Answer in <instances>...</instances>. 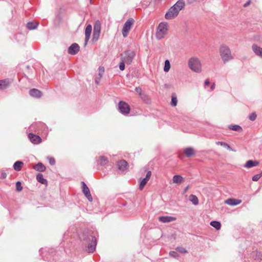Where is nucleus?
Here are the masks:
<instances>
[{
    "label": "nucleus",
    "mask_w": 262,
    "mask_h": 262,
    "mask_svg": "<svg viewBox=\"0 0 262 262\" xmlns=\"http://www.w3.org/2000/svg\"><path fill=\"white\" fill-rule=\"evenodd\" d=\"M256 117L257 115L255 112L252 113L249 116V119L252 121H255L256 119Z\"/></svg>",
    "instance_id": "nucleus-38"
},
{
    "label": "nucleus",
    "mask_w": 262,
    "mask_h": 262,
    "mask_svg": "<svg viewBox=\"0 0 262 262\" xmlns=\"http://www.w3.org/2000/svg\"><path fill=\"white\" fill-rule=\"evenodd\" d=\"M214 88H215V84H214V83H213V84L211 85V87H210V89H211L212 90H214Z\"/></svg>",
    "instance_id": "nucleus-50"
},
{
    "label": "nucleus",
    "mask_w": 262,
    "mask_h": 262,
    "mask_svg": "<svg viewBox=\"0 0 262 262\" xmlns=\"http://www.w3.org/2000/svg\"><path fill=\"white\" fill-rule=\"evenodd\" d=\"M189 186H187L184 189V191L186 192V191L188 190Z\"/></svg>",
    "instance_id": "nucleus-51"
},
{
    "label": "nucleus",
    "mask_w": 262,
    "mask_h": 262,
    "mask_svg": "<svg viewBox=\"0 0 262 262\" xmlns=\"http://www.w3.org/2000/svg\"><path fill=\"white\" fill-rule=\"evenodd\" d=\"M136 92L138 94L139 96L141 95L143 93L142 92V89L140 86L136 87L135 89Z\"/></svg>",
    "instance_id": "nucleus-42"
},
{
    "label": "nucleus",
    "mask_w": 262,
    "mask_h": 262,
    "mask_svg": "<svg viewBox=\"0 0 262 262\" xmlns=\"http://www.w3.org/2000/svg\"><path fill=\"white\" fill-rule=\"evenodd\" d=\"M216 144L218 145H221L230 151H233V149L231 147V146L227 143L223 142V141H217Z\"/></svg>",
    "instance_id": "nucleus-27"
},
{
    "label": "nucleus",
    "mask_w": 262,
    "mask_h": 262,
    "mask_svg": "<svg viewBox=\"0 0 262 262\" xmlns=\"http://www.w3.org/2000/svg\"><path fill=\"white\" fill-rule=\"evenodd\" d=\"M169 255L171 256L174 257V258H177L179 257V254H178V252L176 251H170L169 252Z\"/></svg>",
    "instance_id": "nucleus-40"
},
{
    "label": "nucleus",
    "mask_w": 262,
    "mask_h": 262,
    "mask_svg": "<svg viewBox=\"0 0 262 262\" xmlns=\"http://www.w3.org/2000/svg\"><path fill=\"white\" fill-rule=\"evenodd\" d=\"M101 78H100V76H99V77H97L95 79V83L98 84L99 82V80Z\"/></svg>",
    "instance_id": "nucleus-48"
},
{
    "label": "nucleus",
    "mask_w": 262,
    "mask_h": 262,
    "mask_svg": "<svg viewBox=\"0 0 262 262\" xmlns=\"http://www.w3.org/2000/svg\"><path fill=\"white\" fill-rule=\"evenodd\" d=\"M252 50L255 55L262 58V48L256 44H253L252 46Z\"/></svg>",
    "instance_id": "nucleus-17"
},
{
    "label": "nucleus",
    "mask_w": 262,
    "mask_h": 262,
    "mask_svg": "<svg viewBox=\"0 0 262 262\" xmlns=\"http://www.w3.org/2000/svg\"><path fill=\"white\" fill-rule=\"evenodd\" d=\"M29 95L34 98H39L42 95V92L37 89H32L29 91Z\"/></svg>",
    "instance_id": "nucleus-15"
},
{
    "label": "nucleus",
    "mask_w": 262,
    "mask_h": 262,
    "mask_svg": "<svg viewBox=\"0 0 262 262\" xmlns=\"http://www.w3.org/2000/svg\"><path fill=\"white\" fill-rule=\"evenodd\" d=\"M178 100L177 96L175 94H173L171 96V101L170 104L172 106H176L177 105Z\"/></svg>",
    "instance_id": "nucleus-33"
},
{
    "label": "nucleus",
    "mask_w": 262,
    "mask_h": 262,
    "mask_svg": "<svg viewBox=\"0 0 262 262\" xmlns=\"http://www.w3.org/2000/svg\"><path fill=\"white\" fill-rule=\"evenodd\" d=\"M82 191L85 196L88 199L89 201L92 202L93 198L91 195L90 189L86 184L83 182H81Z\"/></svg>",
    "instance_id": "nucleus-10"
},
{
    "label": "nucleus",
    "mask_w": 262,
    "mask_h": 262,
    "mask_svg": "<svg viewBox=\"0 0 262 262\" xmlns=\"http://www.w3.org/2000/svg\"><path fill=\"white\" fill-rule=\"evenodd\" d=\"M259 162L257 161L250 160L247 161V162L244 165V167L247 168H251L257 166Z\"/></svg>",
    "instance_id": "nucleus-21"
},
{
    "label": "nucleus",
    "mask_w": 262,
    "mask_h": 262,
    "mask_svg": "<svg viewBox=\"0 0 262 262\" xmlns=\"http://www.w3.org/2000/svg\"><path fill=\"white\" fill-rule=\"evenodd\" d=\"M184 178L178 174L174 175L172 178L173 183L177 184H181L184 181Z\"/></svg>",
    "instance_id": "nucleus-22"
},
{
    "label": "nucleus",
    "mask_w": 262,
    "mask_h": 262,
    "mask_svg": "<svg viewBox=\"0 0 262 262\" xmlns=\"http://www.w3.org/2000/svg\"><path fill=\"white\" fill-rule=\"evenodd\" d=\"M159 221L162 223H169L176 220V218L171 216H160L158 217Z\"/></svg>",
    "instance_id": "nucleus-14"
},
{
    "label": "nucleus",
    "mask_w": 262,
    "mask_h": 262,
    "mask_svg": "<svg viewBox=\"0 0 262 262\" xmlns=\"http://www.w3.org/2000/svg\"><path fill=\"white\" fill-rule=\"evenodd\" d=\"M189 201L194 205H196L199 204L198 199L195 195L191 194L189 196Z\"/></svg>",
    "instance_id": "nucleus-31"
},
{
    "label": "nucleus",
    "mask_w": 262,
    "mask_h": 262,
    "mask_svg": "<svg viewBox=\"0 0 262 262\" xmlns=\"http://www.w3.org/2000/svg\"><path fill=\"white\" fill-rule=\"evenodd\" d=\"M28 138L30 141L34 144H39L41 141V138L40 136L33 133H29L28 134Z\"/></svg>",
    "instance_id": "nucleus-13"
},
{
    "label": "nucleus",
    "mask_w": 262,
    "mask_h": 262,
    "mask_svg": "<svg viewBox=\"0 0 262 262\" xmlns=\"http://www.w3.org/2000/svg\"><path fill=\"white\" fill-rule=\"evenodd\" d=\"M151 176V172L148 171L146 173V176L143 179H140V182L139 184V189L142 190L144 187L145 185L147 184Z\"/></svg>",
    "instance_id": "nucleus-11"
},
{
    "label": "nucleus",
    "mask_w": 262,
    "mask_h": 262,
    "mask_svg": "<svg viewBox=\"0 0 262 262\" xmlns=\"http://www.w3.org/2000/svg\"><path fill=\"white\" fill-rule=\"evenodd\" d=\"M220 54L224 63L233 59V56L229 48L225 45H222L219 48Z\"/></svg>",
    "instance_id": "nucleus-4"
},
{
    "label": "nucleus",
    "mask_w": 262,
    "mask_h": 262,
    "mask_svg": "<svg viewBox=\"0 0 262 262\" xmlns=\"http://www.w3.org/2000/svg\"><path fill=\"white\" fill-rule=\"evenodd\" d=\"M184 152L187 158L191 157L195 154L194 149L191 147L186 148L184 150Z\"/></svg>",
    "instance_id": "nucleus-19"
},
{
    "label": "nucleus",
    "mask_w": 262,
    "mask_h": 262,
    "mask_svg": "<svg viewBox=\"0 0 262 262\" xmlns=\"http://www.w3.org/2000/svg\"><path fill=\"white\" fill-rule=\"evenodd\" d=\"M170 68V63L169 60L166 59L165 61V64L164 67V71L165 72H168Z\"/></svg>",
    "instance_id": "nucleus-34"
},
{
    "label": "nucleus",
    "mask_w": 262,
    "mask_h": 262,
    "mask_svg": "<svg viewBox=\"0 0 262 262\" xmlns=\"http://www.w3.org/2000/svg\"><path fill=\"white\" fill-rule=\"evenodd\" d=\"M210 225L214 227L216 230H219L221 228V224L220 222L216 221H211L210 223Z\"/></svg>",
    "instance_id": "nucleus-29"
},
{
    "label": "nucleus",
    "mask_w": 262,
    "mask_h": 262,
    "mask_svg": "<svg viewBox=\"0 0 262 262\" xmlns=\"http://www.w3.org/2000/svg\"><path fill=\"white\" fill-rule=\"evenodd\" d=\"M228 128L237 131L239 132H241L243 130V129L241 126L239 125L235 124V125H230L228 126Z\"/></svg>",
    "instance_id": "nucleus-28"
},
{
    "label": "nucleus",
    "mask_w": 262,
    "mask_h": 262,
    "mask_svg": "<svg viewBox=\"0 0 262 262\" xmlns=\"http://www.w3.org/2000/svg\"><path fill=\"white\" fill-rule=\"evenodd\" d=\"M135 52L131 50H127L120 54V59H123L126 62V64H130L135 57Z\"/></svg>",
    "instance_id": "nucleus-6"
},
{
    "label": "nucleus",
    "mask_w": 262,
    "mask_h": 262,
    "mask_svg": "<svg viewBox=\"0 0 262 262\" xmlns=\"http://www.w3.org/2000/svg\"><path fill=\"white\" fill-rule=\"evenodd\" d=\"M92 0H90V2H91Z\"/></svg>",
    "instance_id": "nucleus-53"
},
{
    "label": "nucleus",
    "mask_w": 262,
    "mask_h": 262,
    "mask_svg": "<svg viewBox=\"0 0 262 262\" xmlns=\"http://www.w3.org/2000/svg\"><path fill=\"white\" fill-rule=\"evenodd\" d=\"M101 26V23L99 20L96 21L93 29L92 40L93 42L97 41L100 36Z\"/></svg>",
    "instance_id": "nucleus-7"
},
{
    "label": "nucleus",
    "mask_w": 262,
    "mask_h": 262,
    "mask_svg": "<svg viewBox=\"0 0 262 262\" xmlns=\"http://www.w3.org/2000/svg\"><path fill=\"white\" fill-rule=\"evenodd\" d=\"M79 236L80 241L85 246V250L89 253H93L97 243V233L92 230L85 229Z\"/></svg>",
    "instance_id": "nucleus-1"
},
{
    "label": "nucleus",
    "mask_w": 262,
    "mask_h": 262,
    "mask_svg": "<svg viewBox=\"0 0 262 262\" xmlns=\"http://www.w3.org/2000/svg\"><path fill=\"white\" fill-rule=\"evenodd\" d=\"M38 24L33 22L29 21L27 24V28L30 30H34L37 27Z\"/></svg>",
    "instance_id": "nucleus-32"
},
{
    "label": "nucleus",
    "mask_w": 262,
    "mask_h": 262,
    "mask_svg": "<svg viewBox=\"0 0 262 262\" xmlns=\"http://www.w3.org/2000/svg\"><path fill=\"white\" fill-rule=\"evenodd\" d=\"M23 165L24 163L22 161H17L14 163L13 167L15 170L19 171L21 170Z\"/></svg>",
    "instance_id": "nucleus-24"
},
{
    "label": "nucleus",
    "mask_w": 262,
    "mask_h": 262,
    "mask_svg": "<svg viewBox=\"0 0 262 262\" xmlns=\"http://www.w3.org/2000/svg\"><path fill=\"white\" fill-rule=\"evenodd\" d=\"M258 174V175L260 176V177L261 178V177H262V171H261V172H260V173H259V174Z\"/></svg>",
    "instance_id": "nucleus-52"
},
{
    "label": "nucleus",
    "mask_w": 262,
    "mask_h": 262,
    "mask_svg": "<svg viewBox=\"0 0 262 262\" xmlns=\"http://www.w3.org/2000/svg\"><path fill=\"white\" fill-rule=\"evenodd\" d=\"M80 47L77 43H72L68 49V52L71 55H76L79 51Z\"/></svg>",
    "instance_id": "nucleus-12"
},
{
    "label": "nucleus",
    "mask_w": 262,
    "mask_h": 262,
    "mask_svg": "<svg viewBox=\"0 0 262 262\" xmlns=\"http://www.w3.org/2000/svg\"><path fill=\"white\" fill-rule=\"evenodd\" d=\"M10 83L9 79L0 80V89L4 90L8 89L10 86Z\"/></svg>",
    "instance_id": "nucleus-16"
},
{
    "label": "nucleus",
    "mask_w": 262,
    "mask_h": 262,
    "mask_svg": "<svg viewBox=\"0 0 262 262\" xmlns=\"http://www.w3.org/2000/svg\"><path fill=\"white\" fill-rule=\"evenodd\" d=\"M251 4V1H248V2H247L244 5V7H248L250 4Z\"/></svg>",
    "instance_id": "nucleus-47"
},
{
    "label": "nucleus",
    "mask_w": 262,
    "mask_h": 262,
    "mask_svg": "<svg viewBox=\"0 0 262 262\" xmlns=\"http://www.w3.org/2000/svg\"><path fill=\"white\" fill-rule=\"evenodd\" d=\"M118 111L121 114L126 115L129 113L130 108L126 102L120 101L118 103Z\"/></svg>",
    "instance_id": "nucleus-9"
},
{
    "label": "nucleus",
    "mask_w": 262,
    "mask_h": 262,
    "mask_svg": "<svg viewBox=\"0 0 262 262\" xmlns=\"http://www.w3.org/2000/svg\"><path fill=\"white\" fill-rule=\"evenodd\" d=\"M90 36H89V35H85V42H84V46H86L87 43H88V42L89 41V40L90 39Z\"/></svg>",
    "instance_id": "nucleus-46"
},
{
    "label": "nucleus",
    "mask_w": 262,
    "mask_h": 262,
    "mask_svg": "<svg viewBox=\"0 0 262 262\" xmlns=\"http://www.w3.org/2000/svg\"><path fill=\"white\" fill-rule=\"evenodd\" d=\"M48 159L49 160V163L51 165H55V160L54 158H53L52 157H48Z\"/></svg>",
    "instance_id": "nucleus-43"
},
{
    "label": "nucleus",
    "mask_w": 262,
    "mask_h": 262,
    "mask_svg": "<svg viewBox=\"0 0 262 262\" xmlns=\"http://www.w3.org/2000/svg\"><path fill=\"white\" fill-rule=\"evenodd\" d=\"M36 180L42 184H47L48 183V181L43 178V174L40 173L36 174Z\"/></svg>",
    "instance_id": "nucleus-25"
},
{
    "label": "nucleus",
    "mask_w": 262,
    "mask_h": 262,
    "mask_svg": "<svg viewBox=\"0 0 262 262\" xmlns=\"http://www.w3.org/2000/svg\"><path fill=\"white\" fill-rule=\"evenodd\" d=\"M121 62L119 64V69L121 71H123L125 69L126 62L123 59H120Z\"/></svg>",
    "instance_id": "nucleus-37"
},
{
    "label": "nucleus",
    "mask_w": 262,
    "mask_h": 262,
    "mask_svg": "<svg viewBox=\"0 0 262 262\" xmlns=\"http://www.w3.org/2000/svg\"><path fill=\"white\" fill-rule=\"evenodd\" d=\"M168 31V24L165 21L161 22L157 27L156 33V38L161 40L164 38Z\"/></svg>",
    "instance_id": "nucleus-3"
},
{
    "label": "nucleus",
    "mask_w": 262,
    "mask_h": 262,
    "mask_svg": "<svg viewBox=\"0 0 262 262\" xmlns=\"http://www.w3.org/2000/svg\"><path fill=\"white\" fill-rule=\"evenodd\" d=\"M260 178V176L257 174L252 177V180L253 181H257Z\"/></svg>",
    "instance_id": "nucleus-44"
},
{
    "label": "nucleus",
    "mask_w": 262,
    "mask_h": 262,
    "mask_svg": "<svg viewBox=\"0 0 262 262\" xmlns=\"http://www.w3.org/2000/svg\"><path fill=\"white\" fill-rule=\"evenodd\" d=\"M242 201L239 199L229 198L225 201V203L230 206H236L239 204Z\"/></svg>",
    "instance_id": "nucleus-18"
},
{
    "label": "nucleus",
    "mask_w": 262,
    "mask_h": 262,
    "mask_svg": "<svg viewBox=\"0 0 262 262\" xmlns=\"http://www.w3.org/2000/svg\"><path fill=\"white\" fill-rule=\"evenodd\" d=\"M33 168L36 171L39 172H43L46 170V167L45 165L41 162L38 163L37 164L33 166Z\"/></svg>",
    "instance_id": "nucleus-23"
},
{
    "label": "nucleus",
    "mask_w": 262,
    "mask_h": 262,
    "mask_svg": "<svg viewBox=\"0 0 262 262\" xmlns=\"http://www.w3.org/2000/svg\"><path fill=\"white\" fill-rule=\"evenodd\" d=\"M104 72V68L102 67H100L99 68V73H98V75H99V76H100V78H101V77L102 76V75H103Z\"/></svg>",
    "instance_id": "nucleus-39"
},
{
    "label": "nucleus",
    "mask_w": 262,
    "mask_h": 262,
    "mask_svg": "<svg viewBox=\"0 0 262 262\" xmlns=\"http://www.w3.org/2000/svg\"><path fill=\"white\" fill-rule=\"evenodd\" d=\"M189 68L193 72L200 73L202 71V64L200 59L196 57L190 58L188 62Z\"/></svg>",
    "instance_id": "nucleus-5"
},
{
    "label": "nucleus",
    "mask_w": 262,
    "mask_h": 262,
    "mask_svg": "<svg viewBox=\"0 0 262 262\" xmlns=\"http://www.w3.org/2000/svg\"><path fill=\"white\" fill-rule=\"evenodd\" d=\"M177 250L178 251L182 253H185L187 252V251L182 247H178L177 248Z\"/></svg>",
    "instance_id": "nucleus-41"
},
{
    "label": "nucleus",
    "mask_w": 262,
    "mask_h": 262,
    "mask_svg": "<svg viewBox=\"0 0 262 262\" xmlns=\"http://www.w3.org/2000/svg\"><path fill=\"white\" fill-rule=\"evenodd\" d=\"M210 83V81L208 79H207L205 81L204 84L205 85H208Z\"/></svg>",
    "instance_id": "nucleus-49"
},
{
    "label": "nucleus",
    "mask_w": 262,
    "mask_h": 262,
    "mask_svg": "<svg viewBox=\"0 0 262 262\" xmlns=\"http://www.w3.org/2000/svg\"><path fill=\"white\" fill-rule=\"evenodd\" d=\"M134 22V19L130 18L124 23L122 30V34L124 37L127 36Z\"/></svg>",
    "instance_id": "nucleus-8"
},
{
    "label": "nucleus",
    "mask_w": 262,
    "mask_h": 262,
    "mask_svg": "<svg viewBox=\"0 0 262 262\" xmlns=\"http://www.w3.org/2000/svg\"><path fill=\"white\" fill-rule=\"evenodd\" d=\"M185 6L184 0L178 1L171 6L165 14V18L167 20L173 19L178 16L180 11L183 9Z\"/></svg>",
    "instance_id": "nucleus-2"
},
{
    "label": "nucleus",
    "mask_w": 262,
    "mask_h": 262,
    "mask_svg": "<svg viewBox=\"0 0 262 262\" xmlns=\"http://www.w3.org/2000/svg\"><path fill=\"white\" fill-rule=\"evenodd\" d=\"M15 186H16V190L17 191L19 192L22 190L23 187L21 186V183L20 181H17L16 183Z\"/></svg>",
    "instance_id": "nucleus-36"
},
{
    "label": "nucleus",
    "mask_w": 262,
    "mask_h": 262,
    "mask_svg": "<svg viewBox=\"0 0 262 262\" xmlns=\"http://www.w3.org/2000/svg\"><path fill=\"white\" fill-rule=\"evenodd\" d=\"M7 177V174L4 171L2 170L1 172V176L0 178L1 179H4Z\"/></svg>",
    "instance_id": "nucleus-45"
},
{
    "label": "nucleus",
    "mask_w": 262,
    "mask_h": 262,
    "mask_svg": "<svg viewBox=\"0 0 262 262\" xmlns=\"http://www.w3.org/2000/svg\"><path fill=\"white\" fill-rule=\"evenodd\" d=\"M141 99L146 103L148 104L150 102V99L148 96L145 93H143L140 96Z\"/></svg>",
    "instance_id": "nucleus-30"
},
{
    "label": "nucleus",
    "mask_w": 262,
    "mask_h": 262,
    "mask_svg": "<svg viewBox=\"0 0 262 262\" xmlns=\"http://www.w3.org/2000/svg\"><path fill=\"white\" fill-rule=\"evenodd\" d=\"M97 162L101 166H105L107 164L108 160L107 158L104 156H100Z\"/></svg>",
    "instance_id": "nucleus-26"
},
{
    "label": "nucleus",
    "mask_w": 262,
    "mask_h": 262,
    "mask_svg": "<svg viewBox=\"0 0 262 262\" xmlns=\"http://www.w3.org/2000/svg\"><path fill=\"white\" fill-rule=\"evenodd\" d=\"M118 169L121 171H124L127 166V163L124 160H120L118 163Z\"/></svg>",
    "instance_id": "nucleus-20"
},
{
    "label": "nucleus",
    "mask_w": 262,
    "mask_h": 262,
    "mask_svg": "<svg viewBox=\"0 0 262 262\" xmlns=\"http://www.w3.org/2000/svg\"><path fill=\"white\" fill-rule=\"evenodd\" d=\"M92 26L91 25H88L86 26L85 29V35L91 36L92 33Z\"/></svg>",
    "instance_id": "nucleus-35"
}]
</instances>
